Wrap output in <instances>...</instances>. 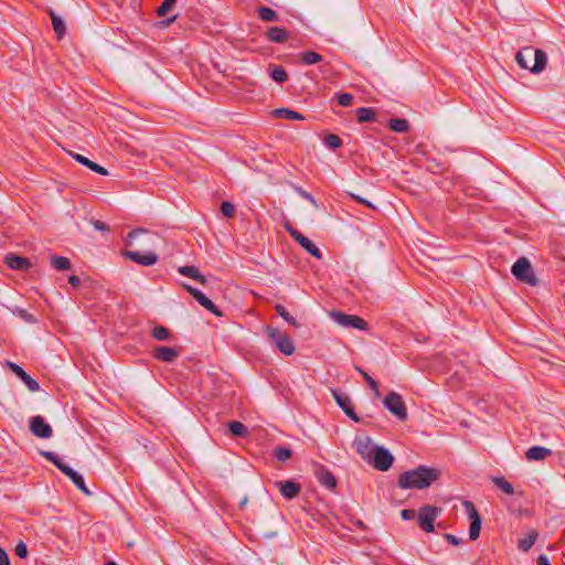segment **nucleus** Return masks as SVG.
<instances>
[{
  "label": "nucleus",
  "instance_id": "obj_63",
  "mask_svg": "<svg viewBox=\"0 0 565 565\" xmlns=\"http://www.w3.org/2000/svg\"><path fill=\"white\" fill-rule=\"evenodd\" d=\"M358 526H363L362 521H359Z\"/></svg>",
  "mask_w": 565,
  "mask_h": 565
},
{
  "label": "nucleus",
  "instance_id": "obj_27",
  "mask_svg": "<svg viewBox=\"0 0 565 565\" xmlns=\"http://www.w3.org/2000/svg\"><path fill=\"white\" fill-rule=\"evenodd\" d=\"M269 76L276 83H285L288 78L287 72L280 65H270Z\"/></svg>",
  "mask_w": 565,
  "mask_h": 565
},
{
  "label": "nucleus",
  "instance_id": "obj_2",
  "mask_svg": "<svg viewBox=\"0 0 565 565\" xmlns=\"http://www.w3.org/2000/svg\"><path fill=\"white\" fill-rule=\"evenodd\" d=\"M515 61L520 67L539 74L546 67L547 56L546 53L540 49L525 46L516 53Z\"/></svg>",
  "mask_w": 565,
  "mask_h": 565
},
{
  "label": "nucleus",
  "instance_id": "obj_48",
  "mask_svg": "<svg viewBox=\"0 0 565 565\" xmlns=\"http://www.w3.org/2000/svg\"><path fill=\"white\" fill-rule=\"evenodd\" d=\"M145 232H146V230H143V228H135V230L130 231V232L128 233V236H127L126 241H125V244H126V245H130V244H131V242H132L135 238H137L140 234H142V233H145Z\"/></svg>",
  "mask_w": 565,
  "mask_h": 565
},
{
  "label": "nucleus",
  "instance_id": "obj_10",
  "mask_svg": "<svg viewBox=\"0 0 565 565\" xmlns=\"http://www.w3.org/2000/svg\"><path fill=\"white\" fill-rule=\"evenodd\" d=\"M353 445L356 449V452L361 456V458L367 463L372 459L373 454H375L376 448L379 446L374 445L371 437H356L353 441Z\"/></svg>",
  "mask_w": 565,
  "mask_h": 565
},
{
  "label": "nucleus",
  "instance_id": "obj_42",
  "mask_svg": "<svg viewBox=\"0 0 565 565\" xmlns=\"http://www.w3.org/2000/svg\"><path fill=\"white\" fill-rule=\"evenodd\" d=\"M177 0H164L157 9L159 17H166L167 13L175 6Z\"/></svg>",
  "mask_w": 565,
  "mask_h": 565
},
{
  "label": "nucleus",
  "instance_id": "obj_62",
  "mask_svg": "<svg viewBox=\"0 0 565 565\" xmlns=\"http://www.w3.org/2000/svg\"><path fill=\"white\" fill-rule=\"evenodd\" d=\"M358 526H363L362 521H359Z\"/></svg>",
  "mask_w": 565,
  "mask_h": 565
},
{
  "label": "nucleus",
  "instance_id": "obj_9",
  "mask_svg": "<svg viewBox=\"0 0 565 565\" xmlns=\"http://www.w3.org/2000/svg\"><path fill=\"white\" fill-rule=\"evenodd\" d=\"M394 462V456L391 451L383 446L376 448L375 454H373L372 459L370 460V465H372L376 470L387 471Z\"/></svg>",
  "mask_w": 565,
  "mask_h": 565
},
{
  "label": "nucleus",
  "instance_id": "obj_6",
  "mask_svg": "<svg viewBox=\"0 0 565 565\" xmlns=\"http://www.w3.org/2000/svg\"><path fill=\"white\" fill-rule=\"evenodd\" d=\"M440 512L439 508H436L434 505L426 504L422 507L418 511V525L419 527L430 533L434 531V522L437 519L438 514Z\"/></svg>",
  "mask_w": 565,
  "mask_h": 565
},
{
  "label": "nucleus",
  "instance_id": "obj_15",
  "mask_svg": "<svg viewBox=\"0 0 565 565\" xmlns=\"http://www.w3.org/2000/svg\"><path fill=\"white\" fill-rule=\"evenodd\" d=\"M315 476L318 482L329 490H333L337 487V480L333 473L324 466L319 465L315 470Z\"/></svg>",
  "mask_w": 565,
  "mask_h": 565
},
{
  "label": "nucleus",
  "instance_id": "obj_8",
  "mask_svg": "<svg viewBox=\"0 0 565 565\" xmlns=\"http://www.w3.org/2000/svg\"><path fill=\"white\" fill-rule=\"evenodd\" d=\"M462 505L470 519L469 539L475 541L479 537L481 531V518L476 507L471 501H463Z\"/></svg>",
  "mask_w": 565,
  "mask_h": 565
},
{
  "label": "nucleus",
  "instance_id": "obj_38",
  "mask_svg": "<svg viewBox=\"0 0 565 565\" xmlns=\"http://www.w3.org/2000/svg\"><path fill=\"white\" fill-rule=\"evenodd\" d=\"M323 143L328 148L334 150V149H338V148H340L342 146V140H341V138L338 135L329 134V135H327L324 137Z\"/></svg>",
  "mask_w": 565,
  "mask_h": 565
},
{
  "label": "nucleus",
  "instance_id": "obj_17",
  "mask_svg": "<svg viewBox=\"0 0 565 565\" xmlns=\"http://www.w3.org/2000/svg\"><path fill=\"white\" fill-rule=\"evenodd\" d=\"M4 264L14 270H28L31 267V262L28 258L15 254H8L4 257Z\"/></svg>",
  "mask_w": 565,
  "mask_h": 565
},
{
  "label": "nucleus",
  "instance_id": "obj_39",
  "mask_svg": "<svg viewBox=\"0 0 565 565\" xmlns=\"http://www.w3.org/2000/svg\"><path fill=\"white\" fill-rule=\"evenodd\" d=\"M265 333L267 338L276 345L280 338H282L286 333H282L277 328H273L270 326H267L265 328Z\"/></svg>",
  "mask_w": 565,
  "mask_h": 565
},
{
  "label": "nucleus",
  "instance_id": "obj_1",
  "mask_svg": "<svg viewBox=\"0 0 565 565\" xmlns=\"http://www.w3.org/2000/svg\"><path fill=\"white\" fill-rule=\"evenodd\" d=\"M441 471L438 468L424 465L399 475L398 487L402 489H426L439 479Z\"/></svg>",
  "mask_w": 565,
  "mask_h": 565
},
{
  "label": "nucleus",
  "instance_id": "obj_26",
  "mask_svg": "<svg viewBox=\"0 0 565 565\" xmlns=\"http://www.w3.org/2000/svg\"><path fill=\"white\" fill-rule=\"evenodd\" d=\"M51 266L60 271L70 270L72 268L71 260L65 256L52 255Z\"/></svg>",
  "mask_w": 565,
  "mask_h": 565
},
{
  "label": "nucleus",
  "instance_id": "obj_12",
  "mask_svg": "<svg viewBox=\"0 0 565 565\" xmlns=\"http://www.w3.org/2000/svg\"><path fill=\"white\" fill-rule=\"evenodd\" d=\"M30 430L34 436L43 439L51 438L53 435L52 427L41 415L33 416L30 419Z\"/></svg>",
  "mask_w": 565,
  "mask_h": 565
},
{
  "label": "nucleus",
  "instance_id": "obj_4",
  "mask_svg": "<svg viewBox=\"0 0 565 565\" xmlns=\"http://www.w3.org/2000/svg\"><path fill=\"white\" fill-rule=\"evenodd\" d=\"M384 407L395 415L399 420L407 419V408L398 393L390 392L383 399Z\"/></svg>",
  "mask_w": 565,
  "mask_h": 565
},
{
  "label": "nucleus",
  "instance_id": "obj_55",
  "mask_svg": "<svg viewBox=\"0 0 565 565\" xmlns=\"http://www.w3.org/2000/svg\"><path fill=\"white\" fill-rule=\"evenodd\" d=\"M19 316L26 322H34V317L24 309H19Z\"/></svg>",
  "mask_w": 565,
  "mask_h": 565
},
{
  "label": "nucleus",
  "instance_id": "obj_29",
  "mask_svg": "<svg viewBox=\"0 0 565 565\" xmlns=\"http://www.w3.org/2000/svg\"><path fill=\"white\" fill-rule=\"evenodd\" d=\"M227 427H228L230 433L235 437L244 438L248 435L247 427L241 422H237V420L230 422L227 424Z\"/></svg>",
  "mask_w": 565,
  "mask_h": 565
},
{
  "label": "nucleus",
  "instance_id": "obj_30",
  "mask_svg": "<svg viewBox=\"0 0 565 565\" xmlns=\"http://www.w3.org/2000/svg\"><path fill=\"white\" fill-rule=\"evenodd\" d=\"M387 127L395 132H406L409 129V122L404 118H392Z\"/></svg>",
  "mask_w": 565,
  "mask_h": 565
},
{
  "label": "nucleus",
  "instance_id": "obj_52",
  "mask_svg": "<svg viewBox=\"0 0 565 565\" xmlns=\"http://www.w3.org/2000/svg\"><path fill=\"white\" fill-rule=\"evenodd\" d=\"M445 539L447 540V542L454 546H458L462 543V540L455 536L454 534H449V533H446L445 534Z\"/></svg>",
  "mask_w": 565,
  "mask_h": 565
},
{
  "label": "nucleus",
  "instance_id": "obj_7",
  "mask_svg": "<svg viewBox=\"0 0 565 565\" xmlns=\"http://www.w3.org/2000/svg\"><path fill=\"white\" fill-rule=\"evenodd\" d=\"M286 231L290 234V236L298 242L301 247H303L311 256L317 259L322 258V253L316 244L310 241L307 236H305L301 232L292 227L291 225H286Z\"/></svg>",
  "mask_w": 565,
  "mask_h": 565
},
{
  "label": "nucleus",
  "instance_id": "obj_60",
  "mask_svg": "<svg viewBox=\"0 0 565 565\" xmlns=\"http://www.w3.org/2000/svg\"><path fill=\"white\" fill-rule=\"evenodd\" d=\"M177 20V15H172L170 18H167L166 20L161 21L160 24L164 28L171 25Z\"/></svg>",
  "mask_w": 565,
  "mask_h": 565
},
{
  "label": "nucleus",
  "instance_id": "obj_3",
  "mask_svg": "<svg viewBox=\"0 0 565 565\" xmlns=\"http://www.w3.org/2000/svg\"><path fill=\"white\" fill-rule=\"evenodd\" d=\"M511 273L513 276L529 285V286H537L539 279L536 278L533 267L530 260L526 257H520L512 266Z\"/></svg>",
  "mask_w": 565,
  "mask_h": 565
},
{
  "label": "nucleus",
  "instance_id": "obj_13",
  "mask_svg": "<svg viewBox=\"0 0 565 565\" xmlns=\"http://www.w3.org/2000/svg\"><path fill=\"white\" fill-rule=\"evenodd\" d=\"M7 366L14 375H17L24 383V385L28 387L30 392H38L40 390L39 382L32 376H30L20 365H18L14 362L8 361Z\"/></svg>",
  "mask_w": 565,
  "mask_h": 565
},
{
  "label": "nucleus",
  "instance_id": "obj_46",
  "mask_svg": "<svg viewBox=\"0 0 565 565\" xmlns=\"http://www.w3.org/2000/svg\"><path fill=\"white\" fill-rule=\"evenodd\" d=\"M221 212L226 217H233L234 212H235V207H234V205L231 202L224 201L221 204Z\"/></svg>",
  "mask_w": 565,
  "mask_h": 565
},
{
  "label": "nucleus",
  "instance_id": "obj_44",
  "mask_svg": "<svg viewBox=\"0 0 565 565\" xmlns=\"http://www.w3.org/2000/svg\"><path fill=\"white\" fill-rule=\"evenodd\" d=\"M335 98L342 107H349L353 103V95L350 93H339Z\"/></svg>",
  "mask_w": 565,
  "mask_h": 565
},
{
  "label": "nucleus",
  "instance_id": "obj_11",
  "mask_svg": "<svg viewBox=\"0 0 565 565\" xmlns=\"http://www.w3.org/2000/svg\"><path fill=\"white\" fill-rule=\"evenodd\" d=\"M184 289L207 311L213 313L216 317H222L223 313L220 311V309L214 305V302L209 299L201 290L184 284Z\"/></svg>",
  "mask_w": 565,
  "mask_h": 565
},
{
  "label": "nucleus",
  "instance_id": "obj_51",
  "mask_svg": "<svg viewBox=\"0 0 565 565\" xmlns=\"http://www.w3.org/2000/svg\"><path fill=\"white\" fill-rule=\"evenodd\" d=\"M298 193L305 199L307 200L308 202H310L315 207H318V202L317 200L313 198V195L305 190H302L301 188H298Z\"/></svg>",
  "mask_w": 565,
  "mask_h": 565
},
{
  "label": "nucleus",
  "instance_id": "obj_56",
  "mask_svg": "<svg viewBox=\"0 0 565 565\" xmlns=\"http://www.w3.org/2000/svg\"><path fill=\"white\" fill-rule=\"evenodd\" d=\"M401 516L403 520H412L415 518V511L411 509H405L401 512Z\"/></svg>",
  "mask_w": 565,
  "mask_h": 565
},
{
  "label": "nucleus",
  "instance_id": "obj_20",
  "mask_svg": "<svg viewBox=\"0 0 565 565\" xmlns=\"http://www.w3.org/2000/svg\"><path fill=\"white\" fill-rule=\"evenodd\" d=\"M552 454V450L543 446H533L527 449L525 457L530 461L544 460Z\"/></svg>",
  "mask_w": 565,
  "mask_h": 565
},
{
  "label": "nucleus",
  "instance_id": "obj_45",
  "mask_svg": "<svg viewBox=\"0 0 565 565\" xmlns=\"http://www.w3.org/2000/svg\"><path fill=\"white\" fill-rule=\"evenodd\" d=\"M40 455L50 462H52L55 467H57L62 462V459L53 451L41 450Z\"/></svg>",
  "mask_w": 565,
  "mask_h": 565
},
{
  "label": "nucleus",
  "instance_id": "obj_14",
  "mask_svg": "<svg viewBox=\"0 0 565 565\" xmlns=\"http://www.w3.org/2000/svg\"><path fill=\"white\" fill-rule=\"evenodd\" d=\"M124 256L141 266H152L158 262V255L154 252L126 250Z\"/></svg>",
  "mask_w": 565,
  "mask_h": 565
},
{
  "label": "nucleus",
  "instance_id": "obj_35",
  "mask_svg": "<svg viewBox=\"0 0 565 565\" xmlns=\"http://www.w3.org/2000/svg\"><path fill=\"white\" fill-rule=\"evenodd\" d=\"M258 15L263 21L274 22L278 21V14L275 10L268 7H259L257 9Z\"/></svg>",
  "mask_w": 565,
  "mask_h": 565
},
{
  "label": "nucleus",
  "instance_id": "obj_53",
  "mask_svg": "<svg viewBox=\"0 0 565 565\" xmlns=\"http://www.w3.org/2000/svg\"><path fill=\"white\" fill-rule=\"evenodd\" d=\"M345 415L348 417H350L353 422L355 423H359L360 422V417L358 416V414L354 412V408H353V405H351L347 411H344Z\"/></svg>",
  "mask_w": 565,
  "mask_h": 565
},
{
  "label": "nucleus",
  "instance_id": "obj_59",
  "mask_svg": "<svg viewBox=\"0 0 565 565\" xmlns=\"http://www.w3.org/2000/svg\"><path fill=\"white\" fill-rule=\"evenodd\" d=\"M537 565H552L548 557L544 554L537 557Z\"/></svg>",
  "mask_w": 565,
  "mask_h": 565
},
{
  "label": "nucleus",
  "instance_id": "obj_54",
  "mask_svg": "<svg viewBox=\"0 0 565 565\" xmlns=\"http://www.w3.org/2000/svg\"><path fill=\"white\" fill-rule=\"evenodd\" d=\"M0 565H10V558L4 548L0 546Z\"/></svg>",
  "mask_w": 565,
  "mask_h": 565
},
{
  "label": "nucleus",
  "instance_id": "obj_36",
  "mask_svg": "<svg viewBox=\"0 0 565 565\" xmlns=\"http://www.w3.org/2000/svg\"><path fill=\"white\" fill-rule=\"evenodd\" d=\"M359 122H369L375 119V111L370 107H360L356 109Z\"/></svg>",
  "mask_w": 565,
  "mask_h": 565
},
{
  "label": "nucleus",
  "instance_id": "obj_41",
  "mask_svg": "<svg viewBox=\"0 0 565 565\" xmlns=\"http://www.w3.org/2000/svg\"><path fill=\"white\" fill-rule=\"evenodd\" d=\"M355 370L363 376V379L367 383L369 387L371 390H373L376 394H379L377 382L372 376H370L364 370H362L360 366H355Z\"/></svg>",
  "mask_w": 565,
  "mask_h": 565
},
{
  "label": "nucleus",
  "instance_id": "obj_32",
  "mask_svg": "<svg viewBox=\"0 0 565 565\" xmlns=\"http://www.w3.org/2000/svg\"><path fill=\"white\" fill-rule=\"evenodd\" d=\"M151 337L157 341H168L172 337L171 331L163 326H156L151 330Z\"/></svg>",
  "mask_w": 565,
  "mask_h": 565
},
{
  "label": "nucleus",
  "instance_id": "obj_61",
  "mask_svg": "<svg viewBox=\"0 0 565 565\" xmlns=\"http://www.w3.org/2000/svg\"><path fill=\"white\" fill-rule=\"evenodd\" d=\"M106 565H117L115 562H107Z\"/></svg>",
  "mask_w": 565,
  "mask_h": 565
},
{
  "label": "nucleus",
  "instance_id": "obj_21",
  "mask_svg": "<svg viewBox=\"0 0 565 565\" xmlns=\"http://www.w3.org/2000/svg\"><path fill=\"white\" fill-rule=\"evenodd\" d=\"M266 38L273 43H284L288 39V32L280 26H271L267 30Z\"/></svg>",
  "mask_w": 565,
  "mask_h": 565
},
{
  "label": "nucleus",
  "instance_id": "obj_47",
  "mask_svg": "<svg viewBox=\"0 0 565 565\" xmlns=\"http://www.w3.org/2000/svg\"><path fill=\"white\" fill-rule=\"evenodd\" d=\"M349 196L351 199H353L354 201H356V202H359V203H361V204H363V205H365L367 207H371L373 210L376 209L375 205L372 202H370L369 200H366V199H364V198H362V196H360L358 194L349 193Z\"/></svg>",
  "mask_w": 565,
  "mask_h": 565
},
{
  "label": "nucleus",
  "instance_id": "obj_57",
  "mask_svg": "<svg viewBox=\"0 0 565 565\" xmlns=\"http://www.w3.org/2000/svg\"><path fill=\"white\" fill-rule=\"evenodd\" d=\"M93 225H94L95 230H97V231H108L107 224L99 220L94 221Z\"/></svg>",
  "mask_w": 565,
  "mask_h": 565
},
{
  "label": "nucleus",
  "instance_id": "obj_19",
  "mask_svg": "<svg viewBox=\"0 0 565 565\" xmlns=\"http://www.w3.org/2000/svg\"><path fill=\"white\" fill-rule=\"evenodd\" d=\"M72 157L79 162L81 164L87 167L92 171L100 174V175H108V170L96 162L89 160L88 158L79 154V153H72Z\"/></svg>",
  "mask_w": 565,
  "mask_h": 565
},
{
  "label": "nucleus",
  "instance_id": "obj_34",
  "mask_svg": "<svg viewBox=\"0 0 565 565\" xmlns=\"http://www.w3.org/2000/svg\"><path fill=\"white\" fill-rule=\"evenodd\" d=\"M492 482L505 494L512 495L514 493L513 486L503 477H493Z\"/></svg>",
  "mask_w": 565,
  "mask_h": 565
},
{
  "label": "nucleus",
  "instance_id": "obj_18",
  "mask_svg": "<svg viewBox=\"0 0 565 565\" xmlns=\"http://www.w3.org/2000/svg\"><path fill=\"white\" fill-rule=\"evenodd\" d=\"M179 354V350L171 347H157L153 350V358L161 362H173Z\"/></svg>",
  "mask_w": 565,
  "mask_h": 565
},
{
  "label": "nucleus",
  "instance_id": "obj_16",
  "mask_svg": "<svg viewBox=\"0 0 565 565\" xmlns=\"http://www.w3.org/2000/svg\"><path fill=\"white\" fill-rule=\"evenodd\" d=\"M275 487L279 490L280 494L287 499L291 500L296 498L300 493V486L294 481H276Z\"/></svg>",
  "mask_w": 565,
  "mask_h": 565
},
{
  "label": "nucleus",
  "instance_id": "obj_43",
  "mask_svg": "<svg viewBox=\"0 0 565 565\" xmlns=\"http://www.w3.org/2000/svg\"><path fill=\"white\" fill-rule=\"evenodd\" d=\"M73 483L82 491L84 492L85 494H90L89 490L87 489L86 484H85V481H84V478L82 475H79L78 472L75 473V476H73L72 478H70Z\"/></svg>",
  "mask_w": 565,
  "mask_h": 565
},
{
  "label": "nucleus",
  "instance_id": "obj_24",
  "mask_svg": "<svg viewBox=\"0 0 565 565\" xmlns=\"http://www.w3.org/2000/svg\"><path fill=\"white\" fill-rule=\"evenodd\" d=\"M273 114L275 117L282 118L286 120H303L305 119L302 114H300L296 110L289 109V108H278V109H275Z\"/></svg>",
  "mask_w": 565,
  "mask_h": 565
},
{
  "label": "nucleus",
  "instance_id": "obj_50",
  "mask_svg": "<svg viewBox=\"0 0 565 565\" xmlns=\"http://www.w3.org/2000/svg\"><path fill=\"white\" fill-rule=\"evenodd\" d=\"M56 468L61 472H63L65 476H67L68 478H72L77 472L73 468H71L66 463H64L63 461Z\"/></svg>",
  "mask_w": 565,
  "mask_h": 565
},
{
  "label": "nucleus",
  "instance_id": "obj_33",
  "mask_svg": "<svg viewBox=\"0 0 565 565\" xmlns=\"http://www.w3.org/2000/svg\"><path fill=\"white\" fill-rule=\"evenodd\" d=\"M50 14H51L54 32L56 33L57 38L61 39L66 32L65 23H64L63 19L60 18L58 15H56L54 12L51 11Z\"/></svg>",
  "mask_w": 565,
  "mask_h": 565
},
{
  "label": "nucleus",
  "instance_id": "obj_31",
  "mask_svg": "<svg viewBox=\"0 0 565 565\" xmlns=\"http://www.w3.org/2000/svg\"><path fill=\"white\" fill-rule=\"evenodd\" d=\"M323 60L322 55L313 51H305L300 53V61L305 65H313Z\"/></svg>",
  "mask_w": 565,
  "mask_h": 565
},
{
  "label": "nucleus",
  "instance_id": "obj_49",
  "mask_svg": "<svg viewBox=\"0 0 565 565\" xmlns=\"http://www.w3.org/2000/svg\"><path fill=\"white\" fill-rule=\"evenodd\" d=\"M15 554L20 558H25L28 556V547H26L25 543L19 542L15 545Z\"/></svg>",
  "mask_w": 565,
  "mask_h": 565
},
{
  "label": "nucleus",
  "instance_id": "obj_40",
  "mask_svg": "<svg viewBox=\"0 0 565 565\" xmlns=\"http://www.w3.org/2000/svg\"><path fill=\"white\" fill-rule=\"evenodd\" d=\"M291 455H292L291 450L284 446H279V447L275 448V450H274L275 458L281 462L288 460L291 457Z\"/></svg>",
  "mask_w": 565,
  "mask_h": 565
},
{
  "label": "nucleus",
  "instance_id": "obj_25",
  "mask_svg": "<svg viewBox=\"0 0 565 565\" xmlns=\"http://www.w3.org/2000/svg\"><path fill=\"white\" fill-rule=\"evenodd\" d=\"M275 347L285 355H291L295 352V344L288 334L280 338Z\"/></svg>",
  "mask_w": 565,
  "mask_h": 565
},
{
  "label": "nucleus",
  "instance_id": "obj_23",
  "mask_svg": "<svg viewBox=\"0 0 565 565\" xmlns=\"http://www.w3.org/2000/svg\"><path fill=\"white\" fill-rule=\"evenodd\" d=\"M537 537L539 534L535 530L529 531L524 537L519 540L518 548L523 552L530 551L531 547L535 544Z\"/></svg>",
  "mask_w": 565,
  "mask_h": 565
},
{
  "label": "nucleus",
  "instance_id": "obj_37",
  "mask_svg": "<svg viewBox=\"0 0 565 565\" xmlns=\"http://www.w3.org/2000/svg\"><path fill=\"white\" fill-rule=\"evenodd\" d=\"M275 310L278 313V316L281 317L287 323L296 328L299 327L297 320L286 310V308L282 305L277 303L275 306Z\"/></svg>",
  "mask_w": 565,
  "mask_h": 565
},
{
  "label": "nucleus",
  "instance_id": "obj_22",
  "mask_svg": "<svg viewBox=\"0 0 565 565\" xmlns=\"http://www.w3.org/2000/svg\"><path fill=\"white\" fill-rule=\"evenodd\" d=\"M178 271L183 276L199 281L201 285H205L207 281L206 277L202 275L195 266H180Z\"/></svg>",
  "mask_w": 565,
  "mask_h": 565
},
{
  "label": "nucleus",
  "instance_id": "obj_5",
  "mask_svg": "<svg viewBox=\"0 0 565 565\" xmlns=\"http://www.w3.org/2000/svg\"><path fill=\"white\" fill-rule=\"evenodd\" d=\"M330 316L334 322L343 328L358 330L367 329V322L359 316L347 315L341 311H332Z\"/></svg>",
  "mask_w": 565,
  "mask_h": 565
},
{
  "label": "nucleus",
  "instance_id": "obj_58",
  "mask_svg": "<svg viewBox=\"0 0 565 565\" xmlns=\"http://www.w3.org/2000/svg\"><path fill=\"white\" fill-rule=\"evenodd\" d=\"M68 282L73 288H77L81 285V279L79 277L72 275L68 277Z\"/></svg>",
  "mask_w": 565,
  "mask_h": 565
},
{
  "label": "nucleus",
  "instance_id": "obj_28",
  "mask_svg": "<svg viewBox=\"0 0 565 565\" xmlns=\"http://www.w3.org/2000/svg\"><path fill=\"white\" fill-rule=\"evenodd\" d=\"M332 396L335 399L338 406L343 412L347 411L351 405H353L350 396L343 392H340L338 390H332Z\"/></svg>",
  "mask_w": 565,
  "mask_h": 565
}]
</instances>
